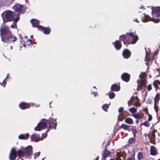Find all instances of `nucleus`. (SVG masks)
I'll return each mask as SVG.
<instances>
[{
	"label": "nucleus",
	"instance_id": "f257e3e1",
	"mask_svg": "<svg viewBox=\"0 0 160 160\" xmlns=\"http://www.w3.org/2000/svg\"><path fill=\"white\" fill-rule=\"evenodd\" d=\"M0 35L2 40L7 43H11L15 41L17 39L16 37L11 34L8 28L2 24L0 29Z\"/></svg>",
	"mask_w": 160,
	"mask_h": 160
},
{
	"label": "nucleus",
	"instance_id": "f03ea898",
	"mask_svg": "<svg viewBox=\"0 0 160 160\" xmlns=\"http://www.w3.org/2000/svg\"><path fill=\"white\" fill-rule=\"evenodd\" d=\"M135 32H130L121 35L119 38L120 40L122 41L127 47L129 44H134L138 39V35H135Z\"/></svg>",
	"mask_w": 160,
	"mask_h": 160
},
{
	"label": "nucleus",
	"instance_id": "7ed1b4c3",
	"mask_svg": "<svg viewBox=\"0 0 160 160\" xmlns=\"http://www.w3.org/2000/svg\"><path fill=\"white\" fill-rule=\"evenodd\" d=\"M24 152L21 150H19L17 151V154L18 157H23L25 156L26 158L30 159L32 155V150L31 146H28L23 149Z\"/></svg>",
	"mask_w": 160,
	"mask_h": 160
},
{
	"label": "nucleus",
	"instance_id": "20e7f679",
	"mask_svg": "<svg viewBox=\"0 0 160 160\" xmlns=\"http://www.w3.org/2000/svg\"><path fill=\"white\" fill-rule=\"evenodd\" d=\"M2 17L4 22H9L14 20L15 14L11 11H4L2 14Z\"/></svg>",
	"mask_w": 160,
	"mask_h": 160
},
{
	"label": "nucleus",
	"instance_id": "39448f33",
	"mask_svg": "<svg viewBox=\"0 0 160 160\" xmlns=\"http://www.w3.org/2000/svg\"><path fill=\"white\" fill-rule=\"evenodd\" d=\"M152 21L155 23L159 22L160 19H158L160 16V8H155L152 10Z\"/></svg>",
	"mask_w": 160,
	"mask_h": 160
},
{
	"label": "nucleus",
	"instance_id": "423d86ee",
	"mask_svg": "<svg viewBox=\"0 0 160 160\" xmlns=\"http://www.w3.org/2000/svg\"><path fill=\"white\" fill-rule=\"evenodd\" d=\"M48 128L50 129H56L57 125V122L56 120H54L52 118H49L48 122Z\"/></svg>",
	"mask_w": 160,
	"mask_h": 160
},
{
	"label": "nucleus",
	"instance_id": "0eeeda50",
	"mask_svg": "<svg viewBox=\"0 0 160 160\" xmlns=\"http://www.w3.org/2000/svg\"><path fill=\"white\" fill-rule=\"evenodd\" d=\"M17 153L15 148H12L10 152L9 155V159L10 160H15L17 157Z\"/></svg>",
	"mask_w": 160,
	"mask_h": 160
},
{
	"label": "nucleus",
	"instance_id": "6e6552de",
	"mask_svg": "<svg viewBox=\"0 0 160 160\" xmlns=\"http://www.w3.org/2000/svg\"><path fill=\"white\" fill-rule=\"evenodd\" d=\"M48 122V120L44 119L41 120V130L47 128Z\"/></svg>",
	"mask_w": 160,
	"mask_h": 160
},
{
	"label": "nucleus",
	"instance_id": "1a4fd4ad",
	"mask_svg": "<svg viewBox=\"0 0 160 160\" xmlns=\"http://www.w3.org/2000/svg\"><path fill=\"white\" fill-rule=\"evenodd\" d=\"M130 75L128 73H123L121 76L122 80L126 82H128L130 79Z\"/></svg>",
	"mask_w": 160,
	"mask_h": 160
},
{
	"label": "nucleus",
	"instance_id": "9d476101",
	"mask_svg": "<svg viewBox=\"0 0 160 160\" xmlns=\"http://www.w3.org/2000/svg\"><path fill=\"white\" fill-rule=\"evenodd\" d=\"M122 55L124 58L128 59L131 56V52L128 49H125L122 51Z\"/></svg>",
	"mask_w": 160,
	"mask_h": 160
},
{
	"label": "nucleus",
	"instance_id": "9b49d317",
	"mask_svg": "<svg viewBox=\"0 0 160 160\" xmlns=\"http://www.w3.org/2000/svg\"><path fill=\"white\" fill-rule=\"evenodd\" d=\"M138 88L140 89H142V87L145 88L147 85L145 78H143L142 79H141L140 81L138 83Z\"/></svg>",
	"mask_w": 160,
	"mask_h": 160
},
{
	"label": "nucleus",
	"instance_id": "f8f14e48",
	"mask_svg": "<svg viewBox=\"0 0 160 160\" xmlns=\"http://www.w3.org/2000/svg\"><path fill=\"white\" fill-rule=\"evenodd\" d=\"M41 31L44 34L48 35L51 32V29L49 27H45L41 25Z\"/></svg>",
	"mask_w": 160,
	"mask_h": 160
},
{
	"label": "nucleus",
	"instance_id": "ddd939ff",
	"mask_svg": "<svg viewBox=\"0 0 160 160\" xmlns=\"http://www.w3.org/2000/svg\"><path fill=\"white\" fill-rule=\"evenodd\" d=\"M121 40H120V39L118 40H117L114 43H112V44H113L115 49L117 50H119L122 47V44L121 43Z\"/></svg>",
	"mask_w": 160,
	"mask_h": 160
},
{
	"label": "nucleus",
	"instance_id": "4468645a",
	"mask_svg": "<svg viewBox=\"0 0 160 160\" xmlns=\"http://www.w3.org/2000/svg\"><path fill=\"white\" fill-rule=\"evenodd\" d=\"M23 43L21 42L22 45L24 47H25L27 45H29L31 44V40L30 39H28L27 36H25L23 40Z\"/></svg>",
	"mask_w": 160,
	"mask_h": 160
},
{
	"label": "nucleus",
	"instance_id": "2eb2a0df",
	"mask_svg": "<svg viewBox=\"0 0 160 160\" xmlns=\"http://www.w3.org/2000/svg\"><path fill=\"white\" fill-rule=\"evenodd\" d=\"M120 89V85L119 83H115L112 84L111 87V89L112 91L117 92L119 91Z\"/></svg>",
	"mask_w": 160,
	"mask_h": 160
},
{
	"label": "nucleus",
	"instance_id": "dca6fc26",
	"mask_svg": "<svg viewBox=\"0 0 160 160\" xmlns=\"http://www.w3.org/2000/svg\"><path fill=\"white\" fill-rule=\"evenodd\" d=\"M32 104L26 103L24 102L20 103L19 104V107L22 109H25L29 108Z\"/></svg>",
	"mask_w": 160,
	"mask_h": 160
},
{
	"label": "nucleus",
	"instance_id": "f3484780",
	"mask_svg": "<svg viewBox=\"0 0 160 160\" xmlns=\"http://www.w3.org/2000/svg\"><path fill=\"white\" fill-rule=\"evenodd\" d=\"M31 22L33 27L37 28L38 30H39V23L38 21L35 19H33L31 20Z\"/></svg>",
	"mask_w": 160,
	"mask_h": 160
},
{
	"label": "nucleus",
	"instance_id": "a211bd4d",
	"mask_svg": "<svg viewBox=\"0 0 160 160\" xmlns=\"http://www.w3.org/2000/svg\"><path fill=\"white\" fill-rule=\"evenodd\" d=\"M155 55L153 54L150 57V55L147 53L145 57V60L148 61V62L149 61L152 62L154 59Z\"/></svg>",
	"mask_w": 160,
	"mask_h": 160
},
{
	"label": "nucleus",
	"instance_id": "6ab92c4d",
	"mask_svg": "<svg viewBox=\"0 0 160 160\" xmlns=\"http://www.w3.org/2000/svg\"><path fill=\"white\" fill-rule=\"evenodd\" d=\"M22 6L19 4H17L14 5L12 8L16 12H21Z\"/></svg>",
	"mask_w": 160,
	"mask_h": 160
},
{
	"label": "nucleus",
	"instance_id": "aec40b11",
	"mask_svg": "<svg viewBox=\"0 0 160 160\" xmlns=\"http://www.w3.org/2000/svg\"><path fill=\"white\" fill-rule=\"evenodd\" d=\"M14 0H0V3L4 5H9L12 4Z\"/></svg>",
	"mask_w": 160,
	"mask_h": 160
},
{
	"label": "nucleus",
	"instance_id": "412c9836",
	"mask_svg": "<svg viewBox=\"0 0 160 160\" xmlns=\"http://www.w3.org/2000/svg\"><path fill=\"white\" fill-rule=\"evenodd\" d=\"M150 154L152 155H156L158 154V152L156 148L154 146H151L150 148Z\"/></svg>",
	"mask_w": 160,
	"mask_h": 160
},
{
	"label": "nucleus",
	"instance_id": "4be33fe9",
	"mask_svg": "<svg viewBox=\"0 0 160 160\" xmlns=\"http://www.w3.org/2000/svg\"><path fill=\"white\" fill-rule=\"evenodd\" d=\"M32 141L37 142L39 140V136L36 134H33L31 136Z\"/></svg>",
	"mask_w": 160,
	"mask_h": 160
},
{
	"label": "nucleus",
	"instance_id": "5701e85b",
	"mask_svg": "<svg viewBox=\"0 0 160 160\" xmlns=\"http://www.w3.org/2000/svg\"><path fill=\"white\" fill-rule=\"evenodd\" d=\"M111 154V152L106 149H104L102 153V156L104 158L108 157Z\"/></svg>",
	"mask_w": 160,
	"mask_h": 160
},
{
	"label": "nucleus",
	"instance_id": "b1692460",
	"mask_svg": "<svg viewBox=\"0 0 160 160\" xmlns=\"http://www.w3.org/2000/svg\"><path fill=\"white\" fill-rule=\"evenodd\" d=\"M29 136L28 133H27L25 134H21L18 136V138L20 139H27Z\"/></svg>",
	"mask_w": 160,
	"mask_h": 160
},
{
	"label": "nucleus",
	"instance_id": "393cba45",
	"mask_svg": "<svg viewBox=\"0 0 160 160\" xmlns=\"http://www.w3.org/2000/svg\"><path fill=\"white\" fill-rule=\"evenodd\" d=\"M152 18H150L149 16L145 15L144 18L142 19V21L143 22H146L148 21H152Z\"/></svg>",
	"mask_w": 160,
	"mask_h": 160
},
{
	"label": "nucleus",
	"instance_id": "a878e982",
	"mask_svg": "<svg viewBox=\"0 0 160 160\" xmlns=\"http://www.w3.org/2000/svg\"><path fill=\"white\" fill-rule=\"evenodd\" d=\"M126 153L124 152H118L117 153L116 156L118 158H120L122 157L123 159L125 158Z\"/></svg>",
	"mask_w": 160,
	"mask_h": 160
},
{
	"label": "nucleus",
	"instance_id": "bb28decb",
	"mask_svg": "<svg viewBox=\"0 0 160 160\" xmlns=\"http://www.w3.org/2000/svg\"><path fill=\"white\" fill-rule=\"evenodd\" d=\"M124 121L125 123L129 124H132L133 123V121L132 119L130 118H125Z\"/></svg>",
	"mask_w": 160,
	"mask_h": 160
},
{
	"label": "nucleus",
	"instance_id": "cd10ccee",
	"mask_svg": "<svg viewBox=\"0 0 160 160\" xmlns=\"http://www.w3.org/2000/svg\"><path fill=\"white\" fill-rule=\"evenodd\" d=\"M160 99V94L158 93H157L155 98H154V106H155L156 103L157 102H158L159 100Z\"/></svg>",
	"mask_w": 160,
	"mask_h": 160
},
{
	"label": "nucleus",
	"instance_id": "c85d7f7f",
	"mask_svg": "<svg viewBox=\"0 0 160 160\" xmlns=\"http://www.w3.org/2000/svg\"><path fill=\"white\" fill-rule=\"evenodd\" d=\"M132 116L134 117L136 119H141L142 118V116H141L140 114L137 113H134L132 115Z\"/></svg>",
	"mask_w": 160,
	"mask_h": 160
},
{
	"label": "nucleus",
	"instance_id": "c756f323",
	"mask_svg": "<svg viewBox=\"0 0 160 160\" xmlns=\"http://www.w3.org/2000/svg\"><path fill=\"white\" fill-rule=\"evenodd\" d=\"M49 130V129H48L45 133L42 134V136L41 137V140H43V139L47 137L48 135L47 132Z\"/></svg>",
	"mask_w": 160,
	"mask_h": 160
},
{
	"label": "nucleus",
	"instance_id": "7c9ffc66",
	"mask_svg": "<svg viewBox=\"0 0 160 160\" xmlns=\"http://www.w3.org/2000/svg\"><path fill=\"white\" fill-rule=\"evenodd\" d=\"M135 138H130L128 141V143L130 144H132L133 143L135 142L136 140L135 139Z\"/></svg>",
	"mask_w": 160,
	"mask_h": 160
},
{
	"label": "nucleus",
	"instance_id": "2f4dec72",
	"mask_svg": "<svg viewBox=\"0 0 160 160\" xmlns=\"http://www.w3.org/2000/svg\"><path fill=\"white\" fill-rule=\"evenodd\" d=\"M129 126L125 124L124 123H122L120 126L121 128H122L125 130L128 129Z\"/></svg>",
	"mask_w": 160,
	"mask_h": 160
},
{
	"label": "nucleus",
	"instance_id": "473e14b6",
	"mask_svg": "<svg viewBox=\"0 0 160 160\" xmlns=\"http://www.w3.org/2000/svg\"><path fill=\"white\" fill-rule=\"evenodd\" d=\"M129 110L130 112L133 114L135 113L137 111V109L134 107H132L130 108Z\"/></svg>",
	"mask_w": 160,
	"mask_h": 160
},
{
	"label": "nucleus",
	"instance_id": "72a5a7b5",
	"mask_svg": "<svg viewBox=\"0 0 160 160\" xmlns=\"http://www.w3.org/2000/svg\"><path fill=\"white\" fill-rule=\"evenodd\" d=\"M115 96V94L113 92H109L108 96L110 99L113 98Z\"/></svg>",
	"mask_w": 160,
	"mask_h": 160
},
{
	"label": "nucleus",
	"instance_id": "f704fd0d",
	"mask_svg": "<svg viewBox=\"0 0 160 160\" xmlns=\"http://www.w3.org/2000/svg\"><path fill=\"white\" fill-rule=\"evenodd\" d=\"M143 158V153L142 152H139L138 153V158L140 160Z\"/></svg>",
	"mask_w": 160,
	"mask_h": 160
},
{
	"label": "nucleus",
	"instance_id": "c9c22d12",
	"mask_svg": "<svg viewBox=\"0 0 160 160\" xmlns=\"http://www.w3.org/2000/svg\"><path fill=\"white\" fill-rule=\"evenodd\" d=\"M159 81H158V80L154 81L153 83V85H154V87L156 88V90H157V89H158V86L157 85V84H159Z\"/></svg>",
	"mask_w": 160,
	"mask_h": 160
},
{
	"label": "nucleus",
	"instance_id": "e433bc0d",
	"mask_svg": "<svg viewBox=\"0 0 160 160\" xmlns=\"http://www.w3.org/2000/svg\"><path fill=\"white\" fill-rule=\"evenodd\" d=\"M143 125L145 126L148 127L150 126V124L148 121H146L143 123H141V125Z\"/></svg>",
	"mask_w": 160,
	"mask_h": 160
},
{
	"label": "nucleus",
	"instance_id": "4c0bfd02",
	"mask_svg": "<svg viewBox=\"0 0 160 160\" xmlns=\"http://www.w3.org/2000/svg\"><path fill=\"white\" fill-rule=\"evenodd\" d=\"M131 131L133 134V137L135 138L136 137V133H137V130L136 129L132 128L131 129Z\"/></svg>",
	"mask_w": 160,
	"mask_h": 160
},
{
	"label": "nucleus",
	"instance_id": "58836bf2",
	"mask_svg": "<svg viewBox=\"0 0 160 160\" xmlns=\"http://www.w3.org/2000/svg\"><path fill=\"white\" fill-rule=\"evenodd\" d=\"M34 129L35 131H40V122H39L37 125L35 127Z\"/></svg>",
	"mask_w": 160,
	"mask_h": 160
},
{
	"label": "nucleus",
	"instance_id": "ea45409f",
	"mask_svg": "<svg viewBox=\"0 0 160 160\" xmlns=\"http://www.w3.org/2000/svg\"><path fill=\"white\" fill-rule=\"evenodd\" d=\"M102 107L103 110L105 111H107L108 109L109 108V105L108 104H105L102 106Z\"/></svg>",
	"mask_w": 160,
	"mask_h": 160
},
{
	"label": "nucleus",
	"instance_id": "a19ab883",
	"mask_svg": "<svg viewBox=\"0 0 160 160\" xmlns=\"http://www.w3.org/2000/svg\"><path fill=\"white\" fill-rule=\"evenodd\" d=\"M146 75L145 72H142L141 75L139 76V77L141 79H142L143 78H145V77L146 76Z\"/></svg>",
	"mask_w": 160,
	"mask_h": 160
},
{
	"label": "nucleus",
	"instance_id": "79ce46f5",
	"mask_svg": "<svg viewBox=\"0 0 160 160\" xmlns=\"http://www.w3.org/2000/svg\"><path fill=\"white\" fill-rule=\"evenodd\" d=\"M39 155H40V152H39L34 153V159L35 160L36 158L38 157L39 156Z\"/></svg>",
	"mask_w": 160,
	"mask_h": 160
},
{
	"label": "nucleus",
	"instance_id": "37998d69",
	"mask_svg": "<svg viewBox=\"0 0 160 160\" xmlns=\"http://www.w3.org/2000/svg\"><path fill=\"white\" fill-rule=\"evenodd\" d=\"M138 101L135 102L134 105L137 107H140L141 106V104Z\"/></svg>",
	"mask_w": 160,
	"mask_h": 160
},
{
	"label": "nucleus",
	"instance_id": "c03bdc74",
	"mask_svg": "<svg viewBox=\"0 0 160 160\" xmlns=\"http://www.w3.org/2000/svg\"><path fill=\"white\" fill-rule=\"evenodd\" d=\"M123 109L124 108H123L121 107L118 109V112L121 114L123 111Z\"/></svg>",
	"mask_w": 160,
	"mask_h": 160
},
{
	"label": "nucleus",
	"instance_id": "a18cd8bd",
	"mask_svg": "<svg viewBox=\"0 0 160 160\" xmlns=\"http://www.w3.org/2000/svg\"><path fill=\"white\" fill-rule=\"evenodd\" d=\"M152 89V87L151 84H149L148 86L147 90L148 91H150Z\"/></svg>",
	"mask_w": 160,
	"mask_h": 160
},
{
	"label": "nucleus",
	"instance_id": "49530a36",
	"mask_svg": "<svg viewBox=\"0 0 160 160\" xmlns=\"http://www.w3.org/2000/svg\"><path fill=\"white\" fill-rule=\"evenodd\" d=\"M11 27L12 28H16L17 26L16 23H15L14 22H13V24L11 26Z\"/></svg>",
	"mask_w": 160,
	"mask_h": 160
},
{
	"label": "nucleus",
	"instance_id": "de8ad7c7",
	"mask_svg": "<svg viewBox=\"0 0 160 160\" xmlns=\"http://www.w3.org/2000/svg\"><path fill=\"white\" fill-rule=\"evenodd\" d=\"M143 111L145 112L146 114H149V113L148 112V109L147 108H144L143 109Z\"/></svg>",
	"mask_w": 160,
	"mask_h": 160
},
{
	"label": "nucleus",
	"instance_id": "09e8293b",
	"mask_svg": "<svg viewBox=\"0 0 160 160\" xmlns=\"http://www.w3.org/2000/svg\"><path fill=\"white\" fill-rule=\"evenodd\" d=\"M148 121H151L152 119V117L151 115L150 114H148Z\"/></svg>",
	"mask_w": 160,
	"mask_h": 160
},
{
	"label": "nucleus",
	"instance_id": "8fccbe9b",
	"mask_svg": "<svg viewBox=\"0 0 160 160\" xmlns=\"http://www.w3.org/2000/svg\"><path fill=\"white\" fill-rule=\"evenodd\" d=\"M19 18L18 17H17L15 19L14 22L17 23V22L19 20Z\"/></svg>",
	"mask_w": 160,
	"mask_h": 160
},
{
	"label": "nucleus",
	"instance_id": "3c124183",
	"mask_svg": "<svg viewBox=\"0 0 160 160\" xmlns=\"http://www.w3.org/2000/svg\"><path fill=\"white\" fill-rule=\"evenodd\" d=\"M6 78H5L4 80H3V84H4V85L3 86V87H5V85L6 84Z\"/></svg>",
	"mask_w": 160,
	"mask_h": 160
},
{
	"label": "nucleus",
	"instance_id": "603ef678",
	"mask_svg": "<svg viewBox=\"0 0 160 160\" xmlns=\"http://www.w3.org/2000/svg\"><path fill=\"white\" fill-rule=\"evenodd\" d=\"M131 104H132V105H133V103H132V102L131 101L128 102V104L129 106H130Z\"/></svg>",
	"mask_w": 160,
	"mask_h": 160
},
{
	"label": "nucleus",
	"instance_id": "864d4df0",
	"mask_svg": "<svg viewBox=\"0 0 160 160\" xmlns=\"http://www.w3.org/2000/svg\"><path fill=\"white\" fill-rule=\"evenodd\" d=\"M135 99L138 101H140V100L139 99V98L137 96L135 97Z\"/></svg>",
	"mask_w": 160,
	"mask_h": 160
},
{
	"label": "nucleus",
	"instance_id": "5fc2aeb1",
	"mask_svg": "<svg viewBox=\"0 0 160 160\" xmlns=\"http://www.w3.org/2000/svg\"><path fill=\"white\" fill-rule=\"evenodd\" d=\"M155 136V135L154 134H153L152 136V138H154Z\"/></svg>",
	"mask_w": 160,
	"mask_h": 160
},
{
	"label": "nucleus",
	"instance_id": "6e6d98bb",
	"mask_svg": "<svg viewBox=\"0 0 160 160\" xmlns=\"http://www.w3.org/2000/svg\"><path fill=\"white\" fill-rule=\"evenodd\" d=\"M116 160H122V159H121L120 158L117 157L116 158Z\"/></svg>",
	"mask_w": 160,
	"mask_h": 160
},
{
	"label": "nucleus",
	"instance_id": "4d7b16f0",
	"mask_svg": "<svg viewBox=\"0 0 160 160\" xmlns=\"http://www.w3.org/2000/svg\"><path fill=\"white\" fill-rule=\"evenodd\" d=\"M135 122L137 124H138L139 122V120L138 119L136 120L135 121Z\"/></svg>",
	"mask_w": 160,
	"mask_h": 160
},
{
	"label": "nucleus",
	"instance_id": "13d9d810",
	"mask_svg": "<svg viewBox=\"0 0 160 160\" xmlns=\"http://www.w3.org/2000/svg\"><path fill=\"white\" fill-rule=\"evenodd\" d=\"M140 114V115H141V116H142V118H143V116H144V114H143V113H141Z\"/></svg>",
	"mask_w": 160,
	"mask_h": 160
},
{
	"label": "nucleus",
	"instance_id": "bf43d9fd",
	"mask_svg": "<svg viewBox=\"0 0 160 160\" xmlns=\"http://www.w3.org/2000/svg\"><path fill=\"white\" fill-rule=\"evenodd\" d=\"M139 8L141 9H145L144 7L143 6H142L141 7H140Z\"/></svg>",
	"mask_w": 160,
	"mask_h": 160
},
{
	"label": "nucleus",
	"instance_id": "052dcab7",
	"mask_svg": "<svg viewBox=\"0 0 160 160\" xmlns=\"http://www.w3.org/2000/svg\"><path fill=\"white\" fill-rule=\"evenodd\" d=\"M98 158H99V156H98L97 157L95 160H98Z\"/></svg>",
	"mask_w": 160,
	"mask_h": 160
},
{
	"label": "nucleus",
	"instance_id": "680f3d73",
	"mask_svg": "<svg viewBox=\"0 0 160 160\" xmlns=\"http://www.w3.org/2000/svg\"><path fill=\"white\" fill-rule=\"evenodd\" d=\"M134 21H136L137 22H139V21H138L137 19H136L135 20H134Z\"/></svg>",
	"mask_w": 160,
	"mask_h": 160
},
{
	"label": "nucleus",
	"instance_id": "e2e57ef3",
	"mask_svg": "<svg viewBox=\"0 0 160 160\" xmlns=\"http://www.w3.org/2000/svg\"><path fill=\"white\" fill-rule=\"evenodd\" d=\"M51 103H52V102H50V103H49V104H50V108H52V106H51Z\"/></svg>",
	"mask_w": 160,
	"mask_h": 160
},
{
	"label": "nucleus",
	"instance_id": "0e129e2a",
	"mask_svg": "<svg viewBox=\"0 0 160 160\" xmlns=\"http://www.w3.org/2000/svg\"><path fill=\"white\" fill-rule=\"evenodd\" d=\"M51 103H52V102H50V103H49V104H50V108H52V106H51Z\"/></svg>",
	"mask_w": 160,
	"mask_h": 160
},
{
	"label": "nucleus",
	"instance_id": "69168bd1",
	"mask_svg": "<svg viewBox=\"0 0 160 160\" xmlns=\"http://www.w3.org/2000/svg\"><path fill=\"white\" fill-rule=\"evenodd\" d=\"M9 75V74H8L7 75V76L6 78V79H7V78H8V76Z\"/></svg>",
	"mask_w": 160,
	"mask_h": 160
},
{
	"label": "nucleus",
	"instance_id": "338daca9",
	"mask_svg": "<svg viewBox=\"0 0 160 160\" xmlns=\"http://www.w3.org/2000/svg\"><path fill=\"white\" fill-rule=\"evenodd\" d=\"M110 160H114V159L113 158H111Z\"/></svg>",
	"mask_w": 160,
	"mask_h": 160
},
{
	"label": "nucleus",
	"instance_id": "774afa93",
	"mask_svg": "<svg viewBox=\"0 0 160 160\" xmlns=\"http://www.w3.org/2000/svg\"><path fill=\"white\" fill-rule=\"evenodd\" d=\"M159 119L160 120V116L159 117Z\"/></svg>",
	"mask_w": 160,
	"mask_h": 160
}]
</instances>
